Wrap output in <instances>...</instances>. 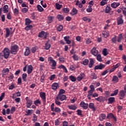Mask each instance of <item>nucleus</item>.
Wrapping results in <instances>:
<instances>
[{
    "mask_svg": "<svg viewBox=\"0 0 126 126\" xmlns=\"http://www.w3.org/2000/svg\"><path fill=\"white\" fill-rule=\"evenodd\" d=\"M45 74H43L41 76V78H40V81L42 83L45 82Z\"/></svg>",
    "mask_w": 126,
    "mask_h": 126,
    "instance_id": "680f3d73",
    "label": "nucleus"
},
{
    "mask_svg": "<svg viewBox=\"0 0 126 126\" xmlns=\"http://www.w3.org/2000/svg\"><path fill=\"white\" fill-rule=\"evenodd\" d=\"M2 72L4 74V75L7 74L9 72V69L8 68H3Z\"/></svg>",
    "mask_w": 126,
    "mask_h": 126,
    "instance_id": "c03bdc74",
    "label": "nucleus"
},
{
    "mask_svg": "<svg viewBox=\"0 0 126 126\" xmlns=\"http://www.w3.org/2000/svg\"><path fill=\"white\" fill-rule=\"evenodd\" d=\"M112 10V8H111V6L109 4H107L105 10V13H110Z\"/></svg>",
    "mask_w": 126,
    "mask_h": 126,
    "instance_id": "dca6fc26",
    "label": "nucleus"
},
{
    "mask_svg": "<svg viewBox=\"0 0 126 126\" xmlns=\"http://www.w3.org/2000/svg\"><path fill=\"white\" fill-rule=\"evenodd\" d=\"M50 108L52 112H55V113H61L62 112L61 108L58 107L55 108V103H54L51 105Z\"/></svg>",
    "mask_w": 126,
    "mask_h": 126,
    "instance_id": "7ed1b4c3",
    "label": "nucleus"
},
{
    "mask_svg": "<svg viewBox=\"0 0 126 126\" xmlns=\"http://www.w3.org/2000/svg\"><path fill=\"white\" fill-rule=\"evenodd\" d=\"M80 106L81 108H83L84 110H87L88 108V103H85L84 101L80 102Z\"/></svg>",
    "mask_w": 126,
    "mask_h": 126,
    "instance_id": "1a4fd4ad",
    "label": "nucleus"
},
{
    "mask_svg": "<svg viewBox=\"0 0 126 126\" xmlns=\"http://www.w3.org/2000/svg\"><path fill=\"white\" fill-rule=\"evenodd\" d=\"M69 38H70V37H69V36H66L64 37V41L66 42V44H68V45H69V44H70V43H71V41L70 40H69Z\"/></svg>",
    "mask_w": 126,
    "mask_h": 126,
    "instance_id": "5701e85b",
    "label": "nucleus"
},
{
    "mask_svg": "<svg viewBox=\"0 0 126 126\" xmlns=\"http://www.w3.org/2000/svg\"><path fill=\"white\" fill-rule=\"evenodd\" d=\"M54 19H55V17L54 16H48L47 18V24H50L53 22L54 21Z\"/></svg>",
    "mask_w": 126,
    "mask_h": 126,
    "instance_id": "f3484780",
    "label": "nucleus"
},
{
    "mask_svg": "<svg viewBox=\"0 0 126 126\" xmlns=\"http://www.w3.org/2000/svg\"><path fill=\"white\" fill-rule=\"evenodd\" d=\"M86 10L87 12H92V6H89Z\"/></svg>",
    "mask_w": 126,
    "mask_h": 126,
    "instance_id": "338daca9",
    "label": "nucleus"
},
{
    "mask_svg": "<svg viewBox=\"0 0 126 126\" xmlns=\"http://www.w3.org/2000/svg\"><path fill=\"white\" fill-rule=\"evenodd\" d=\"M69 68L71 71H73V70H75L76 66H75V65H71L69 67Z\"/></svg>",
    "mask_w": 126,
    "mask_h": 126,
    "instance_id": "6e6d98bb",
    "label": "nucleus"
},
{
    "mask_svg": "<svg viewBox=\"0 0 126 126\" xmlns=\"http://www.w3.org/2000/svg\"><path fill=\"white\" fill-rule=\"evenodd\" d=\"M99 121L100 122H103L105 119H106V115L104 114H100V115L99 117Z\"/></svg>",
    "mask_w": 126,
    "mask_h": 126,
    "instance_id": "c756f323",
    "label": "nucleus"
},
{
    "mask_svg": "<svg viewBox=\"0 0 126 126\" xmlns=\"http://www.w3.org/2000/svg\"><path fill=\"white\" fill-rule=\"evenodd\" d=\"M9 35H10V31L8 28H6V34L5 35V38H8L9 37Z\"/></svg>",
    "mask_w": 126,
    "mask_h": 126,
    "instance_id": "c85d7f7f",
    "label": "nucleus"
},
{
    "mask_svg": "<svg viewBox=\"0 0 126 126\" xmlns=\"http://www.w3.org/2000/svg\"><path fill=\"white\" fill-rule=\"evenodd\" d=\"M59 87V84L58 83H54L52 85V89L53 90H57Z\"/></svg>",
    "mask_w": 126,
    "mask_h": 126,
    "instance_id": "412c9836",
    "label": "nucleus"
},
{
    "mask_svg": "<svg viewBox=\"0 0 126 126\" xmlns=\"http://www.w3.org/2000/svg\"><path fill=\"white\" fill-rule=\"evenodd\" d=\"M88 63H89V60H88V59H85L83 62V64H84V65H87Z\"/></svg>",
    "mask_w": 126,
    "mask_h": 126,
    "instance_id": "69168bd1",
    "label": "nucleus"
},
{
    "mask_svg": "<svg viewBox=\"0 0 126 126\" xmlns=\"http://www.w3.org/2000/svg\"><path fill=\"white\" fill-rule=\"evenodd\" d=\"M32 71H33V66H32V65H29L28 66V70H27L28 74H31V73H32Z\"/></svg>",
    "mask_w": 126,
    "mask_h": 126,
    "instance_id": "a211bd4d",
    "label": "nucleus"
},
{
    "mask_svg": "<svg viewBox=\"0 0 126 126\" xmlns=\"http://www.w3.org/2000/svg\"><path fill=\"white\" fill-rule=\"evenodd\" d=\"M32 23V21L30 19L26 18L25 20V25H30Z\"/></svg>",
    "mask_w": 126,
    "mask_h": 126,
    "instance_id": "a19ab883",
    "label": "nucleus"
},
{
    "mask_svg": "<svg viewBox=\"0 0 126 126\" xmlns=\"http://www.w3.org/2000/svg\"><path fill=\"white\" fill-rule=\"evenodd\" d=\"M69 78L72 82H75L76 81V78L73 75L69 76Z\"/></svg>",
    "mask_w": 126,
    "mask_h": 126,
    "instance_id": "37998d69",
    "label": "nucleus"
},
{
    "mask_svg": "<svg viewBox=\"0 0 126 126\" xmlns=\"http://www.w3.org/2000/svg\"><path fill=\"white\" fill-rule=\"evenodd\" d=\"M126 96V92L124 90H121L119 92V99L120 100H123Z\"/></svg>",
    "mask_w": 126,
    "mask_h": 126,
    "instance_id": "9b49d317",
    "label": "nucleus"
},
{
    "mask_svg": "<svg viewBox=\"0 0 126 126\" xmlns=\"http://www.w3.org/2000/svg\"><path fill=\"white\" fill-rule=\"evenodd\" d=\"M97 61L98 62H102V58L101 57V55L98 54L96 56Z\"/></svg>",
    "mask_w": 126,
    "mask_h": 126,
    "instance_id": "052dcab7",
    "label": "nucleus"
},
{
    "mask_svg": "<svg viewBox=\"0 0 126 126\" xmlns=\"http://www.w3.org/2000/svg\"><path fill=\"white\" fill-rule=\"evenodd\" d=\"M91 53L92 55H93V56H94V57H97L98 56V52L97 49H96L95 47H94L91 50Z\"/></svg>",
    "mask_w": 126,
    "mask_h": 126,
    "instance_id": "f8f14e48",
    "label": "nucleus"
},
{
    "mask_svg": "<svg viewBox=\"0 0 126 126\" xmlns=\"http://www.w3.org/2000/svg\"><path fill=\"white\" fill-rule=\"evenodd\" d=\"M19 51V47L16 44L12 45L10 46V52L12 55H16L17 52Z\"/></svg>",
    "mask_w": 126,
    "mask_h": 126,
    "instance_id": "f257e3e1",
    "label": "nucleus"
},
{
    "mask_svg": "<svg viewBox=\"0 0 126 126\" xmlns=\"http://www.w3.org/2000/svg\"><path fill=\"white\" fill-rule=\"evenodd\" d=\"M120 4L121 3H120V2H114L111 4V6L113 8H117V7H118V6H119Z\"/></svg>",
    "mask_w": 126,
    "mask_h": 126,
    "instance_id": "6ab92c4d",
    "label": "nucleus"
},
{
    "mask_svg": "<svg viewBox=\"0 0 126 126\" xmlns=\"http://www.w3.org/2000/svg\"><path fill=\"white\" fill-rule=\"evenodd\" d=\"M10 113V109L9 108L7 109L6 111L5 109H3L2 111V114L3 116H5V115H9Z\"/></svg>",
    "mask_w": 126,
    "mask_h": 126,
    "instance_id": "2eb2a0df",
    "label": "nucleus"
},
{
    "mask_svg": "<svg viewBox=\"0 0 126 126\" xmlns=\"http://www.w3.org/2000/svg\"><path fill=\"white\" fill-rule=\"evenodd\" d=\"M123 33H121L119 35L118 38H117V41L118 43H121L122 42V40H123Z\"/></svg>",
    "mask_w": 126,
    "mask_h": 126,
    "instance_id": "58836bf2",
    "label": "nucleus"
},
{
    "mask_svg": "<svg viewBox=\"0 0 126 126\" xmlns=\"http://www.w3.org/2000/svg\"><path fill=\"white\" fill-rule=\"evenodd\" d=\"M3 52L4 58L5 59H8V57H9V54H10V52H9V49L8 48H5L3 49Z\"/></svg>",
    "mask_w": 126,
    "mask_h": 126,
    "instance_id": "39448f33",
    "label": "nucleus"
},
{
    "mask_svg": "<svg viewBox=\"0 0 126 126\" xmlns=\"http://www.w3.org/2000/svg\"><path fill=\"white\" fill-rule=\"evenodd\" d=\"M82 19L85 22H91V19L88 18L87 17H84Z\"/></svg>",
    "mask_w": 126,
    "mask_h": 126,
    "instance_id": "8fccbe9b",
    "label": "nucleus"
},
{
    "mask_svg": "<svg viewBox=\"0 0 126 126\" xmlns=\"http://www.w3.org/2000/svg\"><path fill=\"white\" fill-rule=\"evenodd\" d=\"M77 12H78V10H77L75 8H73L70 14L73 16L74 15H76V14H77Z\"/></svg>",
    "mask_w": 126,
    "mask_h": 126,
    "instance_id": "4be33fe9",
    "label": "nucleus"
},
{
    "mask_svg": "<svg viewBox=\"0 0 126 126\" xmlns=\"http://www.w3.org/2000/svg\"><path fill=\"white\" fill-rule=\"evenodd\" d=\"M107 3H108L107 1H101L99 4L101 5V6H104V5H105V4H107Z\"/></svg>",
    "mask_w": 126,
    "mask_h": 126,
    "instance_id": "774afa93",
    "label": "nucleus"
},
{
    "mask_svg": "<svg viewBox=\"0 0 126 126\" xmlns=\"http://www.w3.org/2000/svg\"><path fill=\"white\" fill-rule=\"evenodd\" d=\"M57 18L59 20V21H63V20L64 19V17H63V15L58 14L57 16Z\"/></svg>",
    "mask_w": 126,
    "mask_h": 126,
    "instance_id": "b1692460",
    "label": "nucleus"
},
{
    "mask_svg": "<svg viewBox=\"0 0 126 126\" xmlns=\"http://www.w3.org/2000/svg\"><path fill=\"white\" fill-rule=\"evenodd\" d=\"M45 32L44 31H41L38 34V37L39 38H43V37H44V36L45 35Z\"/></svg>",
    "mask_w": 126,
    "mask_h": 126,
    "instance_id": "3c124183",
    "label": "nucleus"
},
{
    "mask_svg": "<svg viewBox=\"0 0 126 126\" xmlns=\"http://www.w3.org/2000/svg\"><path fill=\"white\" fill-rule=\"evenodd\" d=\"M106 66V65L100 63L99 65H96L94 67V70H97V69H103L104 67Z\"/></svg>",
    "mask_w": 126,
    "mask_h": 126,
    "instance_id": "9d476101",
    "label": "nucleus"
},
{
    "mask_svg": "<svg viewBox=\"0 0 126 126\" xmlns=\"http://www.w3.org/2000/svg\"><path fill=\"white\" fill-rule=\"evenodd\" d=\"M68 108L70 110H73V111H75L77 107L74 105H68Z\"/></svg>",
    "mask_w": 126,
    "mask_h": 126,
    "instance_id": "2f4dec72",
    "label": "nucleus"
},
{
    "mask_svg": "<svg viewBox=\"0 0 126 126\" xmlns=\"http://www.w3.org/2000/svg\"><path fill=\"white\" fill-rule=\"evenodd\" d=\"M22 77L23 81H25V82H26L27 81V80L26 79L27 78V73H23L22 75Z\"/></svg>",
    "mask_w": 126,
    "mask_h": 126,
    "instance_id": "79ce46f5",
    "label": "nucleus"
},
{
    "mask_svg": "<svg viewBox=\"0 0 126 126\" xmlns=\"http://www.w3.org/2000/svg\"><path fill=\"white\" fill-rule=\"evenodd\" d=\"M3 13H7L8 12V5H5L2 8Z\"/></svg>",
    "mask_w": 126,
    "mask_h": 126,
    "instance_id": "aec40b11",
    "label": "nucleus"
},
{
    "mask_svg": "<svg viewBox=\"0 0 126 126\" xmlns=\"http://www.w3.org/2000/svg\"><path fill=\"white\" fill-rule=\"evenodd\" d=\"M39 96L42 100L43 104L46 103V93L43 92L39 93Z\"/></svg>",
    "mask_w": 126,
    "mask_h": 126,
    "instance_id": "423d86ee",
    "label": "nucleus"
},
{
    "mask_svg": "<svg viewBox=\"0 0 126 126\" xmlns=\"http://www.w3.org/2000/svg\"><path fill=\"white\" fill-rule=\"evenodd\" d=\"M103 56H107V55H109V53L108 52V51L107 50V48H104L102 51Z\"/></svg>",
    "mask_w": 126,
    "mask_h": 126,
    "instance_id": "603ef678",
    "label": "nucleus"
},
{
    "mask_svg": "<svg viewBox=\"0 0 126 126\" xmlns=\"http://www.w3.org/2000/svg\"><path fill=\"white\" fill-rule=\"evenodd\" d=\"M95 63L94 62V60H93V59L91 58L90 59V63L89 64V67L90 68H92V66H93V64H94Z\"/></svg>",
    "mask_w": 126,
    "mask_h": 126,
    "instance_id": "cd10ccee",
    "label": "nucleus"
},
{
    "mask_svg": "<svg viewBox=\"0 0 126 126\" xmlns=\"http://www.w3.org/2000/svg\"><path fill=\"white\" fill-rule=\"evenodd\" d=\"M89 108L93 110V111H96V108L94 105V103L91 102L89 105Z\"/></svg>",
    "mask_w": 126,
    "mask_h": 126,
    "instance_id": "a878e982",
    "label": "nucleus"
},
{
    "mask_svg": "<svg viewBox=\"0 0 126 126\" xmlns=\"http://www.w3.org/2000/svg\"><path fill=\"white\" fill-rule=\"evenodd\" d=\"M95 100H96V101H97L98 102H105V97L103 96H99L97 98H95Z\"/></svg>",
    "mask_w": 126,
    "mask_h": 126,
    "instance_id": "ddd939ff",
    "label": "nucleus"
},
{
    "mask_svg": "<svg viewBox=\"0 0 126 126\" xmlns=\"http://www.w3.org/2000/svg\"><path fill=\"white\" fill-rule=\"evenodd\" d=\"M37 10L39 12H43V11H44V8L42 7V6H41V5L40 4H38L37 5Z\"/></svg>",
    "mask_w": 126,
    "mask_h": 126,
    "instance_id": "7c9ffc66",
    "label": "nucleus"
},
{
    "mask_svg": "<svg viewBox=\"0 0 126 126\" xmlns=\"http://www.w3.org/2000/svg\"><path fill=\"white\" fill-rule=\"evenodd\" d=\"M102 34L104 38H107V37H109L110 35L109 32H102Z\"/></svg>",
    "mask_w": 126,
    "mask_h": 126,
    "instance_id": "e433bc0d",
    "label": "nucleus"
},
{
    "mask_svg": "<svg viewBox=\"0 0 126 126\" xmlns=\"http://www.w3.org/2000/svg\"><path fill=\"white\" fill-rule=\"evenodd\" d=\"M51 48V44H50L49 43V42L47 41L46 43H45V50H49V49H50Z\"/></svg>",
    "mask_w": 126,
    "mask_h": 126,
    "instance_id": "de8ad7c7",
    "label": "nucleus"
},
{
    "mask_svg": "<svg viewBox=\"0 0 126 126\" xmlns=\"http://www.w3.org/2000/svg\"><path fill=\"white\" fill-rule=\"evenodd\" d=\"M124 23V20L121 17L117 18V25H121V24H123Z\"/></svg>",
    "mask_w": 126,
    "mask_h": 126,
    "instance_id": "393cba45",
    "label": "nucleus"
},
{
    "mask_svg": "<svg viewBox=\"0 0 126 126\" xmlns=\"http://www.w3.org/2000/svg\"><path fill=\"white\" fill-rule=\"evenodd\" d=\"M48 62H49V63H52L51 65L52 69H56L57 68V62L54 60V58L51 57H48Z\"/></svg>",
    "mask_w": 126,
    "mask_h": 126,
    "instance_id": "f03ea898",
    "label": "nucleus"
},
{
    "mask_svg": "<svg viewBox=\"0 0 126 126\" xmlns=\"http://www.w3.org/2000/svg\"><path fill=\"white\" fill-rule=\"evenodd\" d=\"M59 99L57 97H56L55 98V104L57 105V106H61L62 105V102L61 101H59Z\"/></svg>",
    "mask_w": 126,
    "mask_h": 126,
    "instance_id": "09e8293b",
    "label": "nucleus"
},
{
    "mask_svg": "<svg viewBox=\"0 0 126 126\" xmlns=\"http://www.w3.org/2000/svg\"><path fill=\"white\" fill-rule=\"evenodd\" d=\"M55 5H56L55 6L56 8H57L58 10L61 9V8H62V7H63V5L60 4V3H56Z\"/></svg>",
    "mask_w": 126,
    "mask_h": 126,
    "instance_id": "a18cd8bd",
    "label": "nucleus"
},
{
    "mask_svg": "<svg viewBox=\"0 0 126 126\" xmlns=\"http://www.w3.org/2000/svg\"><path fill=\"white\" fill-rule=\"evenodd\" d=\"M59 68H62V69H63V70H64V72H65V73H67V72H68V71H67V69H66V67L63 65H61Z\"/></svg>",
    "mask_w": 126,
    "mask_h": 126,
    "instance_id": "f704fd0d",
    "label": "nucleus"
},
{
    "mask_svg": "<svg viewBox=\"0 0 126 126\" xmlns=\"http://www.w3.org/2000/svg\"><path fill=\"white\" fill-rule=\"evenodd\" d=\"M33 28V26L32 25H27V26L25 28V30L27 31H29Z\"/></svg>",
    "mask_w": 126,
    "mask_h": 126,
    "instance_id": "72a5a7b5",
    "label": "nucleus"
},
{
    "mask_svg": "<svg viewBox=\"0 0 126 126\" xmlns=\"http://www.w3.org/2000/svg\"><path fill=\"white\" fill-rule=\"evenodd\" d=\"M30 49H29V48L27 47V48L26 49V51L24 53L25 56H29V55H30Z\"/></svg>",
    "mask_w": 126,
    "mask_h": 126,
    "instance_id": "4c0bfd02",
    "label": "nucleus"
},
{
    "mask_svg": "<svg viewBox=\"0 0 126 126\" xmlns=\"http://www.w3.org/2000/svg\"><path fill=\"white\" fill-rule=\"evenodd\" d=\"M107 119L108 120H111L113 119L114 121L117 122V117L114 115V114L112 113H108L107 115Z\"/></svg>",
    "mask_w": 126,
    "mask_h": 126,
    "instance_id": "0eeeda50",
    "label": "nucleus"
},
{
    "mask_svg": "<svg viewBox=\"0 0 126 126\" xmlns=\"http://www.w3.org/2000/svg\"><path fill=\"white\" fill-rule=\"evenodd\" d=\"M112 81L114 83H117V82H119V78L116 75H114L113 77Z\"/></svg>",
    "mask_w": 126,
    "mask_h": 126,
    "instance_id": "473e14b6",
    "label": "nucleus"
},
{
    "mask_svg": "<svg viewBox=\"0 0 126 126\" xmlns=\"http://www.w3.org/2000/svg\"><path fill=\"white\" fill-rule=\"evenodd\" d=\"M33 104H34L35 106H38L39 105H41V102L40 99H38L34 101Z\"/></svg>",
    "mask_w": 126,
    "mask_h": 126,
    "instance_id": "ea45409f",
    "label": "nucleus"
},
{
    "mask_svg": "<svg viewBox=\"0 0 126 126\" xmlns=\"http://www.w3.org/2000/svg\"><path fill=\"white\" fill-rule=\"evenodd\" d=\"M76 112L77 113L78 116H80L81 117H83V115H82V111L80 109H78L76 111Z\"/></svg>",
    "mask_w": 126,
    "mask_h": 126,
    "instance_id": "864d4df0",
    "label": "nucleus"
},
{
    "mask_svg": "<svg viewBox=\"0 0 126 126\" xmlns=\"http://www.w3.org/2000/svg\"><path fill=\"white\" fill-rule=\"evenodd\" d=\"M21 11L22 12H23V13H27V12H28V8H23L22 9Z\"/></svg>",
    "mask_w": 126,
    "mask_h": 126,
    "instance_id": "0e129e2a",
    "label": "nucleus"
},
{
    "mask_svg": "<svg viewBox=\"0 0 126 126\" xmlns=\"http://www.w3.org/2000/svg\"><path fill=\"white\" fill-rule=\"evenodd\" d=\"M118 93H119V90L116 89L114 91V93L111 94L110 96H116L118 95Z\"/></svg>",
    "mask_w": 126,
    "mask_h": 126,
    "instance_id": "5fc2aeb1",
    "label": "nucleus"
},
{
    "mask_svg": "<svg viewBox=\"0 0 126 126\" xmlns=\"http://www.w3.org/2000/svg\"><path fill=\"white\" fill-rule=\"evenodd\" d=\"M91 77L93 79H97V75H96V74L94 73H92L91 74Z\"/></svg>",
    "mask_w": 126,
    "mask_h": 126,
    "instance_id": "e2e57ef3",
    "label": "nucleus"
},
{
    "mask_svg": "<svg viewBox=\"0 0 126 126\" xmlns=\"http://www.w3.org/2000/svg\"><path fill=\"white\" fill-rule=\"evenodd\" d=\"M108 104H112L115 101V97H110L108 99Z\"/></svg>",
    "mask_w": 126,
    "mask_h": 126,
    "instance_id": "c9c22d12",
    "label": "nucleus"
},
{
    "mask_svg": "<svg viewBox=\"0 0 126 126\" xmlns=\"http://www.w3.org/2000/svg\"><path fill=\"white\" fill-rule=\"evenodd\" d=\"M56 98L60 100V101H64V100H66V95L64 94H58Z\"/></svg>",
    "mask_w": 126,
    "mask_h": 126,
    "instance_id": "6e6552de",
    "label": "nucleus"
},
{
    "mask_svg": "<svg viewBox=\"0 0 126 126\" xmlns=\"http://www.w3.org/2000/svg\"><path fill=\"white\" fill-rule=\"evenodd\" d=\"M63 27L62 25H60L59 26H58L57 27V30L59 32H61V31H62V30H63Z\"/></svg>",
    "mask_w": 126,
    "mask_h": 126,
    "instance_id": "49530a36",
    "label": "nucleus"
},
{
    "mask_svg": "<svg viewBox=\"0 0 126 126\" xmlns=\"http://www.w3.org/2000/svg\"><path fill=\"white\" fill-rule=\"evenodd\" d=\"M36 51H37V46H34L32 48L31 51L33 54L36 53Z\"/></svg>",
    "mask_w": 126,
    "mask_h": 126,
    "instance_id": "13d9d810",
    "label": "nucleus"
},
{
    "mask_svg": "<svg viewBox=\"0 0 126 126\" xmlns=\"http://www.w3.org/2000/svg\"><path fill=\"white\" fill-rule=\"evenodd\" d=\"M21 96V94H20V92H18L16 94H14L12 96V99H15L16 97H20Z\"/></svg>",
    "mask_w": 126,
    "mask_h": 126,
    "instance_id": "bb28decb",
    "label": "nucleus"
},
{
    "mask_svg": "<svg viewBox=\"0 0 126 126\" xmlns=\"http://www.w3.org/2000/svg\"><path fill=\"white\" fill-rule=\"evenodd\" d=\"M65 93V91L63 89L60 90L58 95H63Z\"/></svg>",
    "mask_w": 126,
    "mask_h": 126,
    "instance_id": "4d7b16f0",
    "label": "nucleus"
},
{
    "mask_svg": "<svg viewBox=\"0 0 126 126\" xmlns=\"http://www.w3.org/2000/svg\"><path fill=\"white\" fill-rule=\"evenodd\" d=\"M111 41L113 44H116V42H117V36L115 35L111 39Z\"/></svg>",
    "mask_w": 126,
    "mask_h": 126,
    "instance_id": "bf43d9fd",
    "label": "nucleus"
},
{
    "mask_svg": "<svg viewBox=\"0 0 126 126\" xmlns=\"http://www.w3.org/2000/svg\"><path fill=\"white\" fill-rule=\"evenodd\" d=\"M25 100L27 101L26 102V107L27 108H30L32 104H33V100L32 99H29V97L27 96L25 98Z\"/></svg>",
    "mask_w": 126,
    "mask_h": 126,
    "instance_id": "20e7f679",
    "label": "nucleus"
},
{
    "mask_svg": "<svg viewBox=\"0 0 126 126\" xmlns=\"http://www.w3.org/2000/svg\"><path fill=\"white\" fill-rule=\"evenodd\" d=\"M84 76H85V74H84V73H80V75L77 77V80L78 81H81V80L84 78Z\"/></svg>",
    "mask_w": 126,
    "mask_h": 126,
    "instance_id": "4468645a",
    "label": "nucleus"
}]
</instances>
